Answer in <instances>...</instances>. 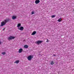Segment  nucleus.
Segmentation results:
<instances>
[{"mask_svg":"<svg viewBox=\"0 0 74 74\" xmlns=\"http://www.w3.org/2000/svg\"><path fill=\"white\" fill-rule=\"evenodd\" d=\"M49 42V40H48V39H47L46 42Z\"/></svg>","mask_w":74,"mask_h":74,"instance_id":"17","label":"nucleus"},{"mask_svg":"<svg viewBox=\"0 0 74 74\" xmlns=\"http://www.w3.org/2000/svg\"><path fill=\"white\" fill-rule=\"evenodd\" d=\"M18 30H21V31H22L24 29V28L22 26H21L20 27V28L18 27Z\"/></svg>","mask_w":74,"mask_h":74,"instance_id":"4","label":"nucleus"},{"mask_svg":"<svg viewBox=\"0 0 74 74\" xmlns=\"http://www.w3.org/2000/svg\"><path fill=\"white\" fill-rule=\"evenodd\" d=\"M19 60H17L15 62H14V63H16L17 64H18L19 63Z\"/></svg>","mask_w":74,"mask_h":74,"instance_id":"10","label":"nucleus"},{"mask_svg":"<svg viewBox=\"0 0 74 74\" xmlns=\"http://www.w3.org/2000/svg\"><path fill=\"white\" fill-rule=\"evenodd\" d=\"M24 48H28V47H29V46L27 45H25L24 46Z\"/></svg>","mask_w":74,"mask_h":74,"instance_id":"11","label":"nucleus"},{"mask_svg":"<svg viewBox=\"0 0 74 74\" xmlns=\"http://www.w3.org/2000/svg\"><path fill=\"white\" fill-rule=\"evenodd\" d=\"M72 71H73V69H72Z\"/></svg>","mask_w":74,"mask_h":74,"instance_id":"22","label":"nucleus"},{"mask_svg":"<svg viewBox=\"0 0 74 74\" xmlns=\"http://www.w3.org/2000/svg\"><path fill=\"white\" fill-rule=\"evenodd\" d=\"M35 34H36V31H34L32 33V35H34Z\"/></svg>","mask_w":74,"mask_h":74,"instance_id":"12","label":"nucleus"},{"mask_svg":"<svg viewBox=\"0 0 74 74\" xmlns=\"http://www.w3.org/2000/svg\"><path fill=\"white\" fill-rule=\"evenodd\" d=\"M1 44V42L0 41V44Z\"/></svg>","mask_w":74,"mask_h":74,"instance_id":"21","label":"nucleus"},{"mask_svg":"<svg viewBox=\"0 0 74 74\" xmlns=\"http://www.w3.org/2000/svg\"><path fill=\"white\" fill-rule=\"evenodd\" d=\"M23 51V49H22V48L20 49L18 51L19 53H22Z\"/></svg>","mask_w":74,"mask_h":74,"instance_id":"6","label":"nucleus"},{"mask_svg":"<svg viewBox=\"0 0 74 74\" xmlns=\"http://www.w3.org/2000/svg\"><path fill=\"white\" fill-rule=\"evenodd\" d=\"M42 42V41L38 40L36 41V44H37L38 45L39 44H41V43Z\"/></svg>","mask_w":74,"mask_h":74,"instance_id":"5","label":"nucleus"},{"mask_svg":"<svg viewBox=\"0 0 74 74\" xmlns=\"http://www.w3.org/2000/svg\"><path fill=\"white\" fill-rule=\"evenodd\" d=\"M53 56H56V55L55 54H53Z\"/></svg>","mask_w":74,"mask_h":74,"instance_id":"19","label":"nucleus"},{"mask_svg":"<svg viewBox=\"0 0 74 74\" xmlns=\"http://www.w3.org/2000/svg\"><path fill=\"white\" fill-rule=\"evenodd\" d=\"M2 55H5V52H3L2 53Z\"/></svg>","mask_w":74,"mask_h":74,"instance_id":"16","label":"nucleus"},{"mask_svg":"<svg viewBox=\"0 0 74 74\" xmlns=\"http://www.w3.org/2000/svg\"><path fill=\"white\" fill-rule=\"evenodd\" d=\"M9 21L10 19H8L5 20L4 21L2 22L1 23L0 25L1 27L4 26V25H5L6 24V23H7L8 22H9Z\"/></svg>","mask_w":74,"mask_h":74,"instance_id":"1","label":"nucleus"},{"mask_svg":"<svg viewBox=\"0 0 74 74\" xmlns=\"http://www.w3.org/2000/svg\"><path fill=\"white\" fill-rule=\"evenodd\" d=\"M40 1L39 0H37L35 1V3L36 4H38V3H40Z\"/></svg>","mask_w":74,"mask_h":74,"instance_id":"7","label":"nucleus"},{"mask_svg":"<svg viewBox=\"0 0 74 74\" xmlns=\"http://www.w3.org/2000/svg\"><path fill=\"white\" fill-rule=\"evenodd\" d=\"M51 65H53V64H54V62H53L51 61Z\"/></svg>","mask_w":74,"mask_h":74,"instance_id":"14","label":"nucleus"},{"mask_svg":"<svg viewBox=\"0 0 74 74\" xmlns=\"http://www.w3.org/2000/svg\"><path fill=\"white\" fill-rule=\"evenodd\" d=\"M73 11H74V9H73Z\"/></svg>","mask_w":74,"mask_h":74,"instance_id":"23","label":"nucleus"},{"mask_svg":"<svg viewBox=\"0 0 74 74\" xmlns=\"http://www.w3.org/2000/svg\"><path fill=\"white\" fill-rule=\"evenodd\" d=\"M15 38V37L14 36H10L9 37H8V40H13Z\"/></svg>","mask_w":74,"mask_h":74,"instance_id":"3","label":"nucleus"},{"mask_svg":"<svg viewBox=\"0 0 74 74\" xmlns=\"http://www.w3.org/2000/svg\"><path fill=\"white\" fill-rule=\"evenodd\" d=\"M34 14V12L33 11L32 12V14Z\"/></svg>","mask_w":74,"mask_h":74,"instance_id":"18","label":"nucleus"},{"mask_svg":"<svg viewBox=\"0 0 74 74\" xmlns=\"http://www.w3.org/2000/svg\"><path fill=\"white\" fill-rule=\"evenodd\" d=\"M3 31H4V30H5V29L3 28Z\"/></svg>","mask_w":74,"mask_h":74,"instance_id":"20","label":"nucleus"},{"mask_svg":"<svg viewBox=\"0 0 74 74\" xmlns=\"http://www.w3.org/2000/svg\"><path fill=\"white\" fill-rule=\"evenodd\" d=\"M62 18H60L58 20V22H61L62 21Z\"/></svg>","mask_w":74,"mask_h":74,"instance_id":"13","label":"nucleus"},{"mask_svg":"<svg viewBox=\"0 0 74 74\" xmlns=\"http://www.w3.org/2000/svg\"><path fill=\"white\" fill-rule=\"evenodd\" d=\"M51 17H52V18H55V15H53V16H52Z\"/></svg>","mask_w":74,"mask_h":74,"instance_id":"15","label":"nucleus"},{"mask_svg":"<svg viewBox=\"0 0 74 74\" xmlns=\"http://www.w3.org/2000/svg\"><path fill=\"white\" fill-rule=\"evenodd\" d=\"M21 26V24L19 23H18L17 24V27H20Z\"/></svg>","mask_w":74,"mask_h":74,"instance_id":"9","label":"nucleus"},{"mask_svg":"<svg viewBox=\"0 0 74 74\" xmlns=\"http://www.w3.org/2000/svg\"><path fill=\"white\" fill-rule=\"evenodd\" d=\"M33 58V56L29 55L27 59L28 60L30 61L32 60V59Z\"/></svg>","mask_w":74,"mask_h":74,"instance_id":"2","label":"nucleus"},{"mask_svg":"<svg viewBox=\"0 0 74 74\" xmlns=\"http://www.w3.org/2000/svg\"><path fill=\"white\" fill-rule=\"evenodd\" d=\"M16 18V16H13L12 17V19H15Z\"/></svg>","mask_w":74,"mask_h":74,"instance_id":"8","label":"nucleus"}]
</instances>
